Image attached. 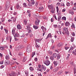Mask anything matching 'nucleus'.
<instances>
[{
  "label": "nucleus",
  "instance_id": "2",
  "mask_svg": "<svg viewBox=\"0 0 76 76\" xmlns=\"http://www.w3.org/2000/svg\"><path fill=\"white\" fill-rule=\"evenodd\" d=\"M43 63L44 64H45L46 66H49L51 63L50 61L48 60L44 61Z\"/></svg>",
  "mask_w": 76,
  "mask_h": 76
},
{
  "label": "nucleus",
  "instance_id": "56",
  "mask_svg": "<svg viewBox=\"0 0 76 76\" xmlns=\"http://www.w3.org/2000/svg\"><path fill=\"white\" fill-rule=\"evenodd\" d=\"M4 66L3 65H1L0 66L1 69H3V68H4Z\"/></svg>",
  "mask_w": 76,
  "mask_h": 76
},
{
  "label": "nucleus",
  "instance_id": "9",
  "mask_svg": "<svg viewBox=\"0 0 76 76\" xmlns=\"http://www.w3.org/2000/svg\"><path fill=\"white\" fill-rule=\"evenodd\" d=\"M39 20L38 19H37L36 20L35 22V24L36 26H38L39 25Z\"/></svg>",
  "mask_w": 76,
  "mask_h": 76
},
{
  "label": "nucleus",
  "instance_id": "24",
  "mask_svg": "<svg viewBox=\"0 0 76 76\" xmlns=\"http://www.w3.org/2000/svg\"><path fill=\"white\" fill-rule=\"evenodd\" d=\"M18 55L19 56H23V53L22 52H20L18 54Z\"/></svg>",
  "mask_w": 76,
  "mask_h": 76
},
{
  "label": "nucleus",
  "instance_id": "37",
  "mask_svg": "<svg viewBox=\"0 0 76 76\" xmlns=\"http://www.w3.org/2000/svg\"><path fill=\"white\" fill-rule=\"evenodd\" d=\"M4 30L6 34H8V30L6 28H4Z\"/></svg>",
  "mask_w": 76,
  "mask_h": 76
},
{
  "label": "nucleus",
  "instance_id": "1",
  "mask_svg": "<svg viewBox=\"0 0 76 76\" xmlns=\"http://www.w3.org/2000/svg\"><path fill=\"white\" fill-rule=\"evenodd\" d=\"M41 68H42V69H37V71H40V72H42V70H43L44 71H45L46 69V67H45V66L43 65H42V66Z\"/></svg>",
  "mask_w": 76,
  "mask_h": 76
},
{
  "label": "nucleus",
  "instance_id": "4",
  "mask_svg": "<svg viewBox=\"0 0 76 76\" xmlns=\"http://www.w3.org/2000/svg\"><path fill=\"white\" fill-rule=\"evenodd\" d=\"M63 31L65 32L66 34H69V31H68V28H67L64 27L63 28Z\"/></svg>",
  "mask_w": 76,
  "mask_h": 76
},
{
  "label": "nucleus",
  "instance_id": "19",
  "mask_svg": "<svg viewBox=\"0 0 76 76\" xmlns=\"http://www.w3.org/2000/svg\"><path fill=\"white\" fill-rule=\"evenodd\" d=\"M65 25L66 26H69L70 25V23L69 22H66L65 23Z\"/></svg>",
  "mask_w": 76,
  "mask_h": 76
},
{
  "label": "nucleus",
  "instance_id": "45",
  "mask_svg": "<svg viewBox=\"0 0 76 76\" xmlns=\"http://www.w3.org/2000/svg\"><path fill=\"white\" fill-rule=\"evenodd\" d=\"M29 69L31 71H33L34 70V68L31 67L29 68Z\"/></svg>",
  "mask_w": 76,
  "mask_h": 76
},
{
  "label": "nucleus",
  "instance_id": "30",
  "mask_svg": "<svg viewBox=\"0 0 76 76\" xmlns=\"http://www.w3.org/2000/svg\"><path fill=\"white\" fill-rule=\"evenodd\" d=\"M5 58L6 59V60H8V59H9L10 58L9 56L7 55H6L5 56Z\"/></svg>",
  "mask_w": 76,
  "mask_h": 76
},
{
  "label": "nucleus",
  "instance_id": "63",
  "mask_svg": "<svg viewBox=\"0 0 76 76\" xmlns=\"http://www.w3.org/2000/svg\"><path fill=\"white\" fill-rule=\"evenodd\" d=\"M69 13L70 14H71V15H73V14H74V12L73 11H72V12H69Z\"/></svg>",
  "mask_w": 76,
  "mask_h": 76
},
{
  "label": "nucleus",
  "instance_id": "42",
  "mask_svg": "<svg viewBox=\"0 0 76 76\" xmlns=\"http://www.w3.org/2000/svg\"><path fill=\"white\" fill-rule=\"evenodd\" d=\"M41 40H42L41 39H37V40H36V42H38L39 41H41Z\"/></svg>",
  "mask_w": 76,
  "mask_h": 76
},
{
  "label": "nucleus",
  "instance_id": "27",
  "mask_svg": "<svg viewBox=\"0 0 76 76\" xmlns=\"http://www.w3.org/2000/svg\"><path fill=\"white\" fill-rule=\"evenodd\" d=\"M71 27L72 28H75V24H74V23H72V25Z\"/></svg>",
  "mask_w": 76,
  "mask_h": 76
},
{
  "label": "nucleus",
  "instance_id": "3",
  "mask_svg": "<svg viewBox=\"0 0 76 76\" xmlns=\"http://www.w3.org/2000/svg\"><path fill=\"white\" fill-rule=\"evenodd\" d=\"M27 51L28 53H30L31 51V46H28L27 48Z\"/></svg>",
  "mask_w": 76,
  "mask_h": 76
},
{
  "label": "nucleus",
  "instance_id": "20",
  "mask_svg": "<svg viewBox=\"0 0 76 76\" xmlns=\"http://www.w3.org/2000/svg\"><path fill=\"white\" fill-rule=\"evenodd\" d=\"M53 56L54 58H56L57 57V53H53Z\"/></svg>",
  "mask_w": 76,
  "mask_h": 76
},
{
  "label": "nucleus",
  "instance_id": "28",
  "mask_svg": "<svg viewBox=\"0 0 76 76\" xmlns=\"http://www.w3.org/2000/svg\"><path fill=\"white\" fill-rule=\"evenodd\" d=\"M61 19L62 20H66V18L65 17H63Z\"/></svg>",
  "mask_w": 76,
  "mask_h": 76
},
{
  "label": "nucleus",
  "instance_id": "14",
  "mask_svg": "<svg viewBox=\"0 0 76 76\" xmlns=\"http://www.w3.org/2000/svg\"><path fill=\"white\" fill-rule=\"evenodd\" d=\"M16 28H13V29L12 31V34H13V35H14V34L15 33V30H16Z\"/></svg>",
  "mask_w": 76,
  "mask_h": 76
},
{
  "label": "nucleus",
  "instance_id": "44",
  "mask_svg": "<svg viewBox=\"0 0 76 76\" xmlns=\"http://www.w3.org/2000/svg\"><path fill=\"white\" fill-rule=\"evenodd\" d=\"M27 28H26L27 29H28V30H29V29H30L31 28V26H26Z\"/></svg>",
  "mask_w": 76,
  "mask_h": 76
},
{
  "label": "nucleus",
  "instance_id": "12",
  "mask_svg": "<svg viewBox=\"0 0 76 76\" xmlns=\"http://www.w3.org/2000/svg\"><path fill=\"white\" fill-rule=\"evenodd\" d=\"M59 69V68L58 67H57L55 69H53L54 72H57Z\"/></svg>",
  "mask_w": 76,
  "mask_h": 76
},
{
  "label": "nucleus",
  "instance_id": "13",
  "mask_svg": "<svg viewBox=\"0 0 76 76\" xmlns=\"http://www.w3.org/2000/svg\"><path fill=\"white\" fill-rule=\"evenodd\" d=\"M48 7L49 9H53V7H54L53 5L52 4L48 6Z\"/></svg>",
  "mask_w": 76,
  "mask_h": 76
},
{
  "label": "nucleus",
  "instance_id": "10",
  "mask_svg": "<svg viewBox=\"0 0 76 76\" xmlns=\"http://www.w3.org/2000/svg\"><path fill=\"white\" fill-rule=\"evenodd\" d=\"M60 29H58L57 31H56V32L58 34H61V31Z\"/></svg>",
  "mask_w": 76,
  "mask_h": 76
},
{
  "label": "nucleus",
  "instance_id": "16",
  "mask_svg": "<svg viewBox=\"0 0 76 76\" xmlns=\"http://www.w3.org/2000/svg\"><path fill=\"white\" fill-rule=\"evenodd\" d=\"M10 75V76H15V72H12Z\"/></svg>",
  "mask_w": 76,
  "mask_h": 76
},
{
  "label": "nucleus",
  "instance_id": "49",
  "mask_svg": "<svg viewBox=\"0 0 76 76\" xmlns=\"http://www.w3.org/2000/svg\"><path fill=\"white\" fill-rule=\"evenodd\" d=\"M64 48L66 50H68L69 48V47H67L66 46L64 47Z\"/></svg>",
  "mask_w": 76,
  "mask_h": 76
},
{
  "label": "nucleus",
  "instance_id": "33",
  "mask_svg": "<svg viewBox=\"0 0 76 76\" xmlns=\"http://www.w3.org/2000/svg\"><path fill=\"white\" fill-rule=\"evenodd\" d=\"M35 55V52H33L31 55V57H33Z\"/></svg>",
  "mask_w": 76,
  "mask_h": 76
},
{
  "label": "nucleus",
  "instance_id": "58",
  "mask_svg": "<svg viewBox=\"0 0 76 76\" xmlns=\"http://www.w3.org/2000/svg\"><path fill=\"white\" fill-rule=\"evenodd\" d=\"M45 28V27H44V26H42L41 27V28L42 30L43 31H44V29Z\"/></svg>",
  "mask_w": 76,
  "mask_h": 76
},
{
  "label": "nucleus",
  "instance_id": "64",
  "mask_svg": "<svg viewBox=\"0 0 76 76\" xmlns=\"http://www.w3.org/2000/svg\"><path fill=\"white\" fill-rule=\"evenodd\" d=\"M19 7H20V6H19V5H17L16 8L18 9L19 8Z\"/></svg>",
  "mask_w": 76,
  "mask_h": 76
},
{
  "label": "nucleus",
  "instance_id": "36",
  "mask_svg": "<svg viewBox=\"0 0 76 76\" xmlns=\"http://www.w3.org/2000/svg\"><path fill=\"white\" fill-rule=\"evenodd\" d=\"M26 57H24L23 59V62H25V61H26Z\"/></svg>",
  "mask_w": 76,
  "mask_h": 76
},
{
  "label": "nucleus",
  "instance_id": "25",
  "mask_svg": "<svg viewBox=\"0 0 76 76\" xmlns=\"http://www.w3.org/2000/svg\"><path fill=\"white\" fill-rule=\"evenodd\" d=\"M62 73H63V71L62 70H61L58 72V74L59 75H61Z\"/></svg>",
  "mask_w": 76,
  "mask_h": 76
},
{
  "label": "nucleus",
  "instance_id": "50",
  "mask_svg": "<svg viewBox=\"0 0 76 76\" xmlns=\"http://www.w3.org/2000/svg\"><path fill=\"white\" fill-rule=\"evenodd\" d=\"M25 73L26 75H28V74H29V72H28L27 71H26L25 72Z\"/></svg>",
  "mask_w": 76,
  "mask_h": 76
},
{
  "label": "nucleus",
  "instance_id": "43",
  "mask_svg": "<svg viewBox=\"0 0 76 76\" xmlns=\"http://www.w3.org/2000/svg\"><path fill=\"white\" fill-rule=\"evenodd\" d=\"M62 44L61 43H60L58 45V47H61L62 45Z\"/></svg>",
  "mask_w": 76,
  "mask_h": 76
},
{
  "label": "nucleus",
  "instance_id": "17",
  "mask_svg": "<svg viewBox=\"0 0 76 76\" xmlns=\"http://www.w3.org/2000/svg\"><path fill=\"white\" fill-rule=\"evenodd\" d=\"M49 37H50V38H51V33H50L48 34V36L45 39H47L49 38Z\"/></svg>",
  "mask_w": 76,
  "mask_h": 76
},
{
  "label": "nucleus",
  "instance_id": "62",
  "mask_svg": "<svg viewBox=\"0 0 76 76\" xmlns=\"http://www.w3.org/2000/svg\"><path fill=\"white\" fill-rule=\"evenodd\" d=\"M31 4H35V2H34V1H31Z\"/></svg>",
  "mask_w": 76,
  "mask_h": 76
},
{
  "label": "nucleus",
  "instance_id": "55",
  "mask_svg": "<svg viewBox=\"0 0 76 76\" xmlns=\"http://www.w3.org/2000/svg\"><path fill=\"white\" fill-rule=\"evenodd\" d=\"M72 50H71V49H69V50L68 51V53H71L72 52Z\"/></svg>",
  "mask_w": 76,
  "mask_h": 76
},
{
  "label": "nucleus",
  "instance_id": "60",
  "mask_svg": "<svg viewBox=\"0 0 76 76\" xmlns=\"http://www.w3.org/2000/svg\"><path fill=\"white\" fill-rule=\"evenodd\" d=\"M43 19H48V18L46 16H44L43 17Z\"/></svg>",
  "mask_w": 76,
  "mask_h": 76
},
{
  "label": "nucleus",
  "instance_id": "23",
  "mask_svg": "<svg viewBox=\"0 0 76 76\" xmlns=\"http://www.w3.org/2000/svg\"><path fill=\"white\" fill-rule=\"evenodd\" d=\"M23 7H28V6L26 5V3H24L23 4Z\"/></svg>",
  "mask_w": 76,
  "mask_h": 76
},
{
  "label": "nucleus",
  "instance_id": "15",
  "mask_svg": "<svg viewBox=\"0 0 76 76\" xmlns=\"http://www.w3.org/2000/svg\"><path fill=\"white\" fill-rule=\"evenodd\" d=\"M11 19H12L13 22H15L16 20V18L12 17L11 18Z\"/></svg>",
  "mask_w": 76,
  "mask_h": 76
},
{
  "label": "nucleus",
  "instance_id": "7",
  "mask_svg": "<svg viewBox=\"0 0 76 76\" xmlns=\"http://www.w3.org/2000/svg\"><path fill=\"white\" fill-rule=\"evenodd\" d=\"M4 63L5 65H8V64H9L10 63V61H9V60H6L5 61Z\"/></svg>",
  "mask_w": 76,
  "mask_h": 76
},
{
  "label": "nucleus",
  "instance_id": "53",
  "mask_svg": "<svg viewBox=\"0 0 76 76\" xmlns=\"http://www.w3.org/2000/svg\"><path fill=\"white\" fill-rule=\"evenodd\" d=\"M36 47H37V48H39V45H37V42H36Z\"/></svg>",
  "mask_w": 76,
  "mask_h": 76
},
{
  "label": "nucleus",
  "instance_id": "61",
  "mask_svg": "<svg viewBox=\"0 0 76 76\" xmlns=\"http://www.w3.org/2000/svg\"><path fill=\"white\" fill-rule=\"evenodd\" d=\"M33 34H32V33H31L30 34V37H33Z\"/></svg>",
  "mask_w": 76,
  "mask_h": 76
},
{
  "label": "nucleus",
  "instance_id": "51",
  "mask_svg": "<svg viewBox=\"0 0 76 76\" xmlns=\"http://www.w3.org/2000/svg\"><path fill=\"white\" fill-rule=\"evenodd\" d=\"M70 4L69 2H68L66 3V6H70Z\"/></svg>",
  "mask_w": 76,
  "mask_h": 76
},
{
  "label": "nucleus",
  "instance_id": "38",
  "mask_svg": "<svg viewBox=\"0 0 76 76\" xmlns=\"http://www.w3.org/2000/svg\"><path fill=\"white\" fill-rule=\"evenodd\" d=\"M39 10H43L44 9V7H39Z\"/></svg>",
  "mask_w": 76,
  "mask_h": 76
},
{
  "label": "nucleus",
  "instance_id": "39",
  "mask_svg": "<svg viewBox=\"0 0 76 76\" xmlns=\"http://www.w3.org/2000/svg\"><path fill=\"white\" fill-rule=\"evenodd\" d=\"M27 38H25L24 39V41L25 42H27Z\"/></svg>",
  "mask_w": 76,
  "mask_h": 76
},
{
  "label": "nucleus",
  "instance_id": "26",
  "mask_svg": "<svg viewBox=\"0 0 76 76\" xmlns=\"http://www.w3.org/2000/svg\"><path fill=\"white\" fill-rule=\"evenodd\" d=\"M6 5L10 6V2L9 1H7L6 3Z\"/></svg>",
  "mask_w": 76,
  "mask_h": 76
},
{
  "label": "nucleus",
  "instance_id": "47",
  "mask_svg": "<svg viewBox=\"0 0 76 76\" xmlns=\"http://www.w3.org/2000/svg\"><path fill=\"white\" fill-rule=\"evenodd\" d=\"M1 20L2 22H4V20H5V19L3 18H1Z\"/></svg>",
  "mask_w": 76,
  "mask_h": 76
},
{
  "label": "nucleus",
  "instance_id": "54",
  "mask_svg": "<svg viewBox=\"0 0 76 76\" xmlns=\"http://www.w3.org/2000/svg\"><path fill=\"white\" fill-rule=\"evenodd\" d=\"M57 60H59L60 58V56L58 55V56H57Z\"/></svg>",
  "mask_w": 76,
  "mask_h": 76
},
{
  "label": "nucleus",
  "instance_id": "32",
  "mask_svg": "<svg viewBox=\"0 0 76 76\" xmlns=\"http://www.w3.org/2000/svg\"><path fill=\"white\" fill-rule=\"evenodd\" d=\"M74 39H75V38H74V37H72L71 39V42H73Z\"/></svg>",
  "mask_w": 76,
  "mask_h": 76
},
{
  "label": "nucleus",
  "instance_id": "29",
  "mask_svg": "<svg viewBox=\"0 0 76 76\" xmlns=\"http://www.w3.org/2000/svg\"><path fill=\"white\" fill-rule=\"evenodd\" d=\"M50 60H52V61H53V60H54V57H53L52 56L50 57Z\"/></svg>",
  "mask_w": 76,
  "mask_h": 76
},
{
  "label": "nucleus",
  "instance_id": "31",
  "mask_svg": "<svg viewBox=\"0 0 76 76\" xmlns=\"http://www.w3.org/2000/svg\"><path fill=\"white\" fill-rule=\"evenodd\" d=\"M21 37H24L25 35L23 33H21L20 34Z\"/></svg>",
  "mask_w": 76,
  "mask_h": 76
},
{
  "label": "nucleus",
  "instance_id": "59",
  "mask_svg": "<svg viewBox=\"0 0 76 76\" xmlns=\"http://www.w3.org/2000/svg\"><path fill=\"white\" fill-rule=\"evenodd\" d=\"M37 74L38 75V76H42V75H41V73H38Z\"/></svg>",
  "mask_w": 76,
  "mask_h": 76
},
{
  "label": "nucleus",
  "instance_id": "11",
  "mask_svg": "<svg viewBox=\"0 0 76 76\" xmlns=\"http://www.w3.org/2000/svg\"><path fill=\"white\" fill-rule=\"evenodd\" d=\"M13 35L15 37H18L19 36V34H18L16 33H15Z\"/></svg>",
  "mask_w": 76,
  "mask_h": 76
},
{
  "label": "nucleus",
  "instance_id": "22",
  "mask_svg": "<svg viewBox=\"0 0 76 76\" xmlns=\"http://www.w3.org/2000/svg\"><path fill=\"white\" fill-rule=\"evenodd\" d=\"M33 28H34V29H38V28H39V27L36 26L34 25L33 26Z\"/></svg>",
  "mask_w": 76,
  "mask_h": 76
},
{
  "label": "nucleus",
  "instance_id": "41",
  "mask_svg": "<svg viewBox=\"0 0 76 76\" xmlns=\"http://www.w3.org/2000/svg\"><path fill=\"white\" fill-rule=\"evenodd\" d=\"M18 48L19 49H21L23 48V46L22 45H20L19 46Z\"/></svg>",
  "mask_w": 76,
  "mask_h": 76
},
{
  "label": "nucleus",
  "instance_id": "35",
  "mask_svg": "<svg viewBox=\"0 0 76 76\" xmlns=\"http://www.w3.org/2000/svg\"><path fill=\"white\" fill-rule=\"evenodd\" d=\"M72 54L73 55L76 56V52L75 50H74L72 52Z\"/></svg>",
  "mask_w": 76,
  "mask_h": 76
},
{
  "label": "nucleus",
  "instance_id": "48",
  "mask_svg": "<svg viewBox=\"0 0 76 76\" xmlns=\"http://www.w3.org/2000/svg\"><path fill=\"white\" fill-rule=\"evenodd\" d=\"M24 23L25 25H26V24H27V21L26 20H24Z\"/></svg>",
  "mask_w": 76,
  "mask_h": 76
},
{
  "label": "nucleus",
  "instance_id": "21",
  "mask_svg": "<svg viewBox=\"0 0 76 76\" xmlns=\"http://www.w3.org/2000/svg\"><path fill=\"white\" fill-rule=\"evenodd\" d=\"M61 15H58V21H60V20L61 19Z\"/></svg>",
  "mask_w": 76,
  "mask_h": 76
},
{
  "label": "nucleus",
  "instance_id": "8",
  "mask_svg": "<svg viewBox=\"0 0 76 76\" xmlns=\"http://www.w3.org/2000/svg\"><path fill=\"white\" fill-rule=\"evenodd\" d=\"M17 28L18 29H22V26L19 24H18L17 25Z\"/></svg>",
  "mask_w": 76,
  "mask_h": 76
},
{
  "label": "nucleus",
  "instance_id": "52",
  "mask_svg": "<svg viewBox=\"0 0 76 76\" xmlns=\"http://www.w3.org/2000/svg\"><path fill=\"white\" fill-rule=\"evenodd\" d=\"M4 62V61H0V64H3Z\"/></svg>",
  "mask_w": 76,
  "mask_h": 76
},
{
  "label": "nucleus",
  "instance_id": "5",
  "mask_svg": "<svg viewBox=\"0 0 76 76\" xmlns=\"http://www.w3.org/2000/svg\"><path fill=\"white\" fill-rule=\"evenodd\" d=\"M53 63L54 64L55 67H56V66H57V64H58V63H59V61H58V60H57L56 61H54L53 62Z\"/></svg>",
  "mask_w": 76,
  "mask_h": 76
},
{
  "label": "nucleus",
  "instance_id": "18",
  "mask_svg": "<svg viewBox=\"0 0 76 76\" xmlns=\"http://www.w3.org/2000/svg\"><path fill=\"white\" fill-rule=\"evenodd\" d=\"M9 7H10V5H6L5 7V10H7L9 8Z\"/></svg>",
  "mask_w": 76,
  "mask_h": 76
},
{
  "label": "nucleus",
  "instance_id": "40",
  "mask_svg": "<svg viewBox=\"0 0 76 76\" xmlns=\"http://www.w3.org/2000/svg\"><path fill=\"white\" fill-rule=\"evenodd\" d=\"M71 34L73 37H75V34L74 32H72L71 33Z\"/></svg>",
  "mask_w": 76,
  "mask_h": 76
},
{
  "label": "nucleus",
  "instance_id": "6",
  "mask_svg": "<svg viewBox=\"0 0 76 76\" xmlns=\"http://www.w3.org/2000/svg\"><path fill=\"white\" fill-rule=\"evenodd\" d=\"M56 9L57 13H58V15H61V12H60V11H59L58 12V10H59V9H58V7H56Z\"/></svg>",
  "mask_w": 76,
  "mask_h": 76
},
{
  "label": "nucleus",
  "instance_id": "46",
  "mask_svg": "<svg viewBox=\"0 0 76 76\" xmlns=\"http://www.w3.org/2000/svg\"><path fill=\"white\" fill-rule=\"evenodd\" d=\"M74 74H75L76 73V67H74Z\"/></svg>",
  "mask_w": 76,
  "mask_h": 76
},
{
  "label": "nucleus",
  "instance_id": "34",
  "mask_svg": "<svg viewBox=\"0 0 76 76\" xmlns=\"http://www.w3.org/2000/svg\"><path fill=\"white\" fill-rule=\"evenodd\" d=\"M48 53L50 55H52L53 54V52H52V51H48Z\"/></svg>",
  "mask_w": 76,
  "mask_h": 76
},
{
  "label": "nucleus",
  "instance_id": "57",
  "mask_svg": "<svg viewBox=\"0 0 76 76\" xmlns=\"http://www.w3.org/2000/svg\"><path fill=\"white\" fill-rule=\"evenodd\" d=\"M34 60L35 61H38V58H35L34 59Z\"/></svg>",
  "mask_w": 76,
  "mask_h": 76
}]
</instances>
